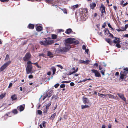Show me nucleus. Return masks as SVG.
<instances>
[{
  "mask_svg": "<svg viewBox=\"0 0 128 128\" xmlns=\"http://www.w3.org/2000/svg\"><path fill=\"white\" fill-rule=\"evenodd\" d=\"M80 62L81 63H83V64H85V62L84 60H81L80 61Z\"/></svg>",
  "mask_w": 128,
  "mask_h": 128,
  "instance_id": "49530a36",
  "label": "nucleus"
},
{
  "mask_svg": "<svg viewBox=\"0 0 128 128\" xmlns=\"http://www.w3.org/2000/svg\"><path fill=\"white\" fill-rule=\"evenodd\" d=\"M72 31V30L70 28L67 29L65 33L67 34H69L71 33Z\"/></svg>",
  "mask_w": 128,
  "mask_h": 128,
  "instance_id": "4be33fe9",
  "label": "nucleus"
},
{
  "mask_svg": "<svg viewBox=\"0 0 128 128\" xmlns=\"http://www.w3.org/2000/svg\"><path fill=\"white\" fill-rule=\"evenodd\" d=\"M114 38V40H113V42L115 44L117 43L116 45V46L118 48H120V40L119 38L116 37H115Z\"/></svg>",
  "mask_w": 128,
  "mask_h": 128,
  "instance_id": "39448f33",
  "label": "nucleus"
},
{
  "mask_svg": "<svg viewBox=\"0 0 128 128\" xmlns=\"http://www.w3.org/2000/svg\"><path fill=\"white\" fill-rule=\"evenodd\" d=\"M59 85V84H56L54 85V86L56 88H57Z\"/></svg>",
  "mask_w": 128,
  "mask_h": 128,
  "instance_id": "79ce46f5",
  "label": "nucleus"
},
{
  "mask_svg": "<svg viewBox=\"0 0 128 128\" xmlns=\"http://www.w3.org/2000/svg\"><path fill=\"white\" fill-rule=\"evenodd\" d=\"M108 32V33L109 34V33H110V32H109V31L108 30H104V32L105 33L106 32Z\"/></svg>",
  "mask_w": 128,
  "mask_h": 128,
  "instance_id": "864d4df0",
  "label": "nucleus"
},
{
  "mask_svg": "<svg viewBox=\"0 0 128 128\" xmlns=\"http://www.w3.org/2000/svg\"><path fill=\"white\" fill-rule=\"evenodd\" d=\"M86 46L84 45H83L82 46V48L83 50H85L86 49Z\"/></svg>",
  "mask_w": 128,
  "mask_h": 128,
  "instance_id": "de8ad7c7",
  "label": "nucleus"
},
{
  "mask_svg": "<svg viewBox=\"0 0 128 128\" xmlns=\"http://www.w3.org/2000/svg\"><path fill=\"white\" fill-rule=\"evenodd\" d=\"M128 27V24L125 25V27H124V30H126Z\"/></svg>",
  "mask_w": 128,
  "mask_h": 128,
  "instance_id": "a19ab883",
  "label": "nucleus"
},
{
  "mask_svg": "<svg viewBox=\"0 0 128 128\" xmlns=\"http://www.w3.org/2000/svg\"><path fill=\"white\" fill-rule=\"evenodd\" d=\"M48 91L49 92V94H48V97H50L52 96V94L53 92V90L49 89L48 90Z\"/></svg>",
  "mask_w": 128,
  "mask_h": 128,
  "instance_id": "a878e982",
  "label": "nucleus"
},
{
  "mask_svg": "<svg viewBox=\"0 0 128 128\" xmlns=\"http://www.w3.org/2000/svg\"><path fill=\"white\" fill-rule=\"evenodd\" d=\"M100 9L101 10V13L102 14L101 16H102V15H103V13L105 12L104 6L103 4H101Z\"/></svg>",
  "mask_w": 128,
  "mask_h": 128,
  "instance_id": "9b49d317",
  "label": "nucleus"
},
{
  "mask_svg": "<svg viewBox=\"0 0 128 128\" xmlns=\"http://www.w3.org/2000/svg\"><path fill=\"white\" fill-rule=\"evenodd\" d=\"M45 1L47 3H50L52 2V0H45Z\"/></svg>",
  "mask_w": 128,
  "mask_h": 128,
  "instance_id": "c03bdc74",
  "label": "nucleus"
},
{
  "mask_svg": "<svg viewBox=\"0 0 128 128\" xmlns=\"http://www.w3.org/2000/svg\"><path fill=\"white\" fill-rule=\"evenodd\" d=\"M37 112H38V114L41 115L42 114V111L40 110H38V111H37Z\"/></svg>",
  "mask_w": 128,
  "mask_h": 128,
  "instance_id": "f704fd0d",
  "label": "nucleus"
},
{
  "mask_svg": "<svg viewBox=\"0 0 128 128\" xmlns=\"http://www.w3.org/2000/svg\"><path fill=\"white\" fill-rule=\"evenodd\" d=\"M90 61L89 60H86V61H85V64H88L89 62H90Z\"/></svg>",
  "mask_w": 128,
  "mask_h": 128,
  "instance_id": "603ef678",
  "label": "nucleus"
},
{
  "mask_svg": "<svg viewBox=\"0 0 128 128\" xmlns=\"http://www.w3.org/2000/svg\"><path fill=\"white\" fill-rule=\"evenodd\" d=\"M128 73L126 71H121L120 74V79L122 80V81L124 80L127 77L126 75Z\"/></svg>",
  "mask_w": 128,
  "mask_h": 128,
  "instance_id": "20e7f679",
  "label": "nucleus"
},
{
  "mask_svg": "<svg viewBox=\"0 0 128 128\" xmlns=\"http://www.w3.org/2000/svg\"><path fill=\"white\" fill-rule=\"evenodd\" d=\"M116 30L118 32H120V31H122V30L120 29H116Z\"/></svg>",
  "mask_w": 128,
  "mask_h": 128,
  "instance_id": "69168bd1",
  "label": "nucleus"
},
{
  "mask_svg": "<svg viewBox=\"0 0 128 128\" xmlns=\"http://www.w3.org/2000/svg\"><path fill=\"white\" fill-rule=\"evenodd\" d=\"M11 98L12 99V100H16L17 98L16 97V95L14 94L11 96Z\"/></svg>",
  "mask_w": 128,
  "mask_h": 128,
  "instance_id": "cd10ccee",
  "label": "nucleus"
},
{
  "mask_svg": "<svg viewBox=\"0 0 128 128\" xmlns=\"http://www.w3.org/2000/svg\"><path fill=\"white\" fill-rule=\"evenodd\" d=\"M47 55L48 56H50L52 55V54L50 51H48V52Z\"/></svg>",
  "mask_w": 128,
  "mask_h": 128,
  "instance_id": "72a5a7b5",
  "label": "nucleus"
},
{
  "mask_svg": "<svg viewBox=\"0 0 128 128\" xmlns=\"http://www.w3.org/2000/svg\"><path fill=\"white\" fill-rule=\"evenodd\" d=\"M75 39H74V41H73V43H72L73 44H78L79 42L77 40H74Z\"/></svg>",
  "mask_w": 128,
  "mask_h": 128,
  "instance_id": "2f4dec72",
  "label": "nucleus"
},
{
  "mask_svg": "<svg viewBox=\"0 0 128 128\" xmlns=\"http://www.w3.org/2000/svg\"><path fill=\"white\" fill-rule=\"evenodd\" d=\"M9 57V56L8 54H7L5 58V60H8Z\"/></svg>",
  "mask_w": 128,
  "mask_h": 128,
  "instance_id": "4c0bfd02",
  "label": "nucleus"
},
{
  "mask_svg": "<svg viewBox=\"0 0 128 128\" xmlns=\"http://www.w3.org/2000/svg\"><path fill=\"white\" fill-rule=\"evenodd\" d=\"M123 70H124V71H126L127 72H128V68H123Z\"/></svg>",
  "mask_w": 128,
  "mask_h": 128,
  "instance_id": "a18cd8bd",
  "label": "nucleus"
},
{
  "mask_svg": "<svg viewBox=\"0 0 128 128\" xmlns=\"http://www.w3.org/2000/svg\"><path fill=\"white\" fill-rule=\"evenodd\" d=\"M12 83H10L9 84V85L8 86V88H10V87H11L12 86Z\"/></svg>",
  "mask_w": 128,
  "mask_h": 128,
  "instance_id": "4d7b16f0",
  "label": "nucleus"
},
{
  "mask_svg": "<svg viewBox=\"0 0 128 128\" xmlns=\"http://www.w3.org/2000/svg\"><path fill=\"white\" fill-rule=\"evenodd\" d=\"M105 70H101L100 71L101 73L102 74V75L104 76V71Z\"/></svg>",
  "mask_w": 128,
  "mask_h": 128,
  "instance_id": "e433bc0d",
  "label": "nucleus"
},
{
  "mask_svg": "<svg viewBox=\"0 0 128 128\" xmlns=\"http://www.w3.org/2000/svg\"><path fill=\"white\" fill-rule=\"evenodd\" d=\"M71 48L70 46H66L65 47L58 48L57 49L56 51L58 53L63 54L66 52Z\"/></svg>",
  "mask_w": 128,
  "mask_h": 128,
  "instance_id": "f257e3e1",
  "label": "nucleus"
},
{
  "mask_svg": "<svg viewBox=\"0 0 128 128\" xmlns=\"http://www.w3.org/2000/svg\"><path fill=\"white\" fill-rule=\"evenodd\" d=\"M46 123V122L45 121H43L42 122V124L44 128H46V125H45V124Z\"/></svg>",
  "mask_w": 128,
  "mask_h": 128,
  "instance_id": "473e14b6",
  "label": "nucleus"
},
{
  "mask_svg": "<svg viewBox=\"0 0 128 128\" xmlns=\"http://www.w3.org/2000/svg\"><path fill=\"white\" fill-rule=\"evenodd\" d=\"M78 4H76L75 5H74L72 6L71 8L72 9H75V8H78Z\"/></svg>",
  "mask_w": 128,
  "mask_h": 128,
  "instance_id": "393cba45",
  "label": "nucleus"
},
{
  "mask_svg": "<svg viewBox=\"0 0 128 128\" xmlns=\"http://www.w3.org/2000/svg\"><path fill=\"white\" fill-rule=\"evenodd\" d=\"M52 102H51L49 101L48 102V103L47 105H46L45 107L47 108L48 109H49V108L50 106L51 105Z\"/></svg>",
  "mask_w": 128,
  "mask_h": 128,
  "instance_id": "b1692460",
  "label": "nucleus"
},
{
  "mask_svg": "<svg viewBox=\"0 0 128 128\" xmlns=\"http://www.w3.org/2000/svg\"><path fill=\"white\" fill-rule=\"evenodd\" d=\"M128 4V3L127 2H126V3L123 4V6H126L127 4Z\"/></svg>",
  "mask_w": 128,
  "mask_h": 128,
  "instance_id": "774afa93",
  "label": "nucleus"
},
{
  "mask_svg": "<svg viewBox=\"0 0 128 128\" xmlns=\"http://www.w3.org/2000/svg\"><path fill=\"white\" fill-rule=\"evenodd\" d=\"M107 95H108L110 98H111L113 99H114L115 98L114 96L110 94H107Z\"/></svg>",
  "mask_w": 128,
  "mask_h": 128,
  "instance_id": "bb28decb",
  "label": "nucleus"
},
{
  "mask_svg": "<svg viewBox=\"0 0 128 128\" xmlns=\"http://www.w3.org/2000/svg\"><path fill=\"white\" fill-rule=\"evenodd\" d=\"M68 81H63L61 83H68L67 82Z\"/></svg>",
  "mask_w": 128,
  "mask_h": 128,
  "instance_id": "e2e57ef3",
  "label": "nucleus"
},
{
  "mask_svg": "<svg viewBox=\"0 0 128 128\" xmlns=\"http://www.w3.org/2000/svg\"><path fill=\"white\" fill-rule=\"evenodd\" d=\"M6 94H2L0 96V99H1L2 98L5 96Z\"/></svg>",
  "mask_w": 128,
  "mask_h": 128,
  "instance_id": "7c9ffc66",
  "label": "nucleus"
},
{
  "mask_svg": "<svg viewBox=\"0 0 128 128\" xmlns=\"http://www.w3.org/2000/svg\"><path fill=\"white\" fill-rule=\"evenodd\" d=\"M32 65H28L26 69L27 74H32L31 72L32 71Z\"/></svg>",
  "mask_w": 128,
  "mask_h": 128,
  "instance_id": "0eeeda50",
  "label": "nucleus"
},
{
  "mask_svg": "<svg viewBox=\"0 0 128 128\" xmlns=\"http://www.w3.org/2000/svg\"><path fill=\"white\" fill-rule=\"evenodd\" d=\"M42 29V27L40 26H39L37 27L36 30L37 31L40 32L41 30Z\"/></svg>",
  "mask_w": 128,
  "mask_h": 128,
  "instance_id": "aec40b11",
  "label": "nucleus"
},
{
  "mask_svg": "<svg viewBox=\"0 0 128 128\" xmlns=\"http://www.w3.org/2000/svg\"><path fill=\"white\" fill-rule=\"evenodd\" d=\"M96 4L95 3H92L90 4V6L91 9L93 10L96 6Z\"/></svg>",
  "mask_w": 128,
  "mask_h": 128,
  "instance_id": "2eb2a0df",
  "label": "nucleus"
},
{
  "mask_svg": "<svg viewBox=\"0 0 128 128\" xmlns=\"http://www.w3.org/2000/svg\"><path fill=\"white\" fill-rule=\"evenodd\" d=\"M119 97L121 98L123 100L125 101L126 100V98L124 97V95L121 94H117Z\"/></svg>",
  "mask_w": 128,
  "mask_h": 128,
  "instance_id": "f8f14e48",
  "label": "nucleus"
},
{
  "mask_svg": "<svg viewBox=\"0 0 128 128\" xmlns=\"http://www.w3.org/2000/svg\"><path fill=\"white\" fill-rule=\"evenodd\" d=\"M48 109L45 106H43L42 108V110L43 111L44 113H47Z\"/></svg>",
  "mask_w": 128,
  "mask_h": 128,
  "instance_id": "ddd939ff",
  "label": "nucleus"
},
{
  "mask_svg": "<svg viewBox=\"0 0 128 128\" xmlns=\"http://www.w3.org/2000/svg\"><path fill=\"white\" fill-rule=\"evenodd\" d=\"M56 113L55 112L53 114H52V115L50 117V118L53 120L55 118L56 115Z\"/></svg>",
  "mask_w": 128,
  "mask_h": 128,
  "instance_id": "a211bd4d",
  "label": "nucleus"
},
{
  "mask_svg": "<svg viewBox=\"0 0 128 128\" xmlns=\"http://www.w3.org/2000/svg\"><path fill=\"white\" fill-rule=\"evenodd\" d=\"M62 10L64 13L67 14V11L66 9L64 8L63 9H62Z\"/></svg>",
  "mask_w": 128,
  "mask_h": 128,
  "instance_id": "58836bf2",
  "label": "nucleus"
},
{
  "mask_svg": "<svg viewBox=\"0 0 128 128\" xmlns=\"http://www.w3.org/2000/svg\"><path fill=\"white\" fill-rule=\"evenodd\" d=\"M78 68H77L76 70H75V68H72V70H73V71L72 72H70L69 73L70 74H69V75H71L73 74H74V73L78 71Z\"/></svg>",
  "mask_w": 128,
  "mask_h": 128,
  "instance_id": "dca6fc26",
  "label": "nucleus"
},
{
  "mask_svg": "<svg viewBox=\"0 0 128 128\" xmlns=\"http://www.w3.org/2000/svg\"><path fill=\"white\" fill-rule=\"evenodd\" d=\"M99 69L100 70H101L102 69V68L101 67L100 65H99Z\"/></svg>",
  "mask_w": 128,
  "mask_h": 128,
  "instance_id": "338daca9",
  "label": "nucleus"
},
{
  "mask_svg": "<svg viewBox=\"0 0 128 128\" xmlns=\"http://www.w3.org/2000/svg\"><path fill=\"white\" fill-rule=\"evenodd\" d=\"M33 77V76L32 75H30L29 76L28 78H32Z\"/></svg>",
  "mask_w": 128,
  "mask_h": 128,
  "instance_id": "3c124183",
  "label": "nucleus"
},
{
  "mask_svg": "<svg viewBox=\"0 0 128 128\" xmlns=\"http://www.w3.org/2000/svg\"><path fill=\"white\" fill-rule=\"evenodd\" d=\"M49 40L45 39L44 40H41L40 42V43L45 46L50 45L54 42V41L51 38H49Z\"/></svg>",
  "mask_w": 128,
  "mask_h": 128,
  "instance_id": "f03ea898",
  "label": "nucleus"
},
{
  "mask_svg": "<svg viewBox=\"0 0 128 128\" xmlns=\"http://www.w3.org/2000/svg\"><path fill=\"white\" fill-rule=\"evenodd\" d=\"M85 50V52L86 53H87V54H88V52L89 51V50L88 49H86Z\"/></svg>",
  "mask_w": 128,
  "mask_h": 128,
  "instance_id": "bf43d9fd",
  "label": "nucleus"
},
{
  "mask_svg": "<svg viewBox=\"0 0 128 128\" xmlns=\"http://www.w3.org/2000/svg\"><path fill=\"white\" fill-rule=\"evenodd\" d=\"M56 66H57L59 67L61 69H62L63 68L62 66L60 65H58Z\"/></svg>",
  "mask_w": 128,
  "mask_h": 128,
  "instance_id": "37998d69",
  "label": "nucleus"
},
{
  "mask_svg": "<svg viewBox=\"0 0 128 128\" xmlns=\"http://www.w3.org/2000/svg\"><path fill=\"white\" fill-rule=\"evenodd\" d=\"M83 101L84 102V104H86V103H87L88 102L89 100H88V99L87 98H83Z\"/></svg>",
  "mask_w": 128,
  "mask_h": 128,
  "instance_id": "f3484780",
  "label": "nucleus"
},
{
  "mask_svg": "<svg viewBox=\"0 0 128 128\" xmlns=\"http://www.w3.org/2000/svg\"><path fill=\"white\" fill-rule=\"evenodd\" d=\"M31 63H32V62H31L30 61H28L27 63L28 65H30V64Z\"/></svg>",
  "mask_w": 128,
  "mask_h": 128,
  "instance_id": "0e129e2a",
  "label": "nucleus"
},
{
  "mask_svg": "<svg viewBox=\"0 0 128 128\" xmlns=\"http://www.w3.org/2000/svg\"><path fill=\"white\" fill-rule=\"evenodd\" d=\"M65 84H62L60 85V87L61 88H64L65 87Z\"/></svg>",
  "mask_w": 128,
  "mask_h": 128,
  "instance_id": "ea45409f",
  "label": "nucleus"
},
{
  "mask_svg": "<svg viewBox=\"0 0 128 128\" xmlns=\"http://www.w3.org/2000/svg\"><path fill=\"white\" fill-rule=\"evenodd\" d=\"M106 41L110 44H112V42L110 38H106Z\"/></svg>",
  "mask_w": 128,
  "mask_h": 128,
  "instance_id": "6ab92c4d",
  "label": "nucleus"
},
{
  "mask_svg": "<svg viewBox=\"0 0 128 128\" xmlns=\"http://www.w3.org/2000/svg\"><path fill=\"white\" fill-rule=\"evenodd\" d=\"M24 104H23L18 106L17 108V109L20 112L24 110Z\"/></svg>",
  "mask_w": 128,
  "mask_h": 128,
  "instance_id": "9d476101",
  "label": "nucleus"
},
{
  "mask_svg": "<svg viewBox=\"0 0 128 128\" xmlns=\"http://www.w3.org/2000/svg\"><path fill=\"white\" fill-rule=\"evenodd\" d=\"M31 55L28 52L26 53L23 58L24 60L25 61H28L30 58Z\"/></svg>",
  "mask_w": 128,
  "mask_h": 128,
  "instance_id": "6e6552de",
  "label": "nucleus"
},
{
  "mask_svg": "<svg viewBox=\"0 0 128 128\" xmlns=\"http://www.w3.org/2000/svg\"><path fill=\"white\" fill-rule=\"evenodd\" d=\"M34 27V25L30 24L28 25V28L30 29H33Z\"/></svg>",
  "mask_w": 128,
  "mask_h": 128,
  "instance_id": "5701e85b",
  "label": "nucleus"
},
{
  "mask_svg": "<svg viewBox=\"0 0 128 128\" xmlns=\"http://www.w3.org/2000/svg\"><path fill=\"white\" fill-rule=\"evenodd\" d=\"M11 62L9 61L7 62L4 63L0 68V71H2L4 70L6 68L10 63Z\"/></svg>",
  "mask_w": 128,
  "mask_h": 128,
  "instance_id": "423d86ee",
  "label": "nucleus"
},
{
  "mask_svg": "<svg viewBox=\"0 0 128 128\" xmlns=\"http://www.w3.org/2000/svg\"><path fill=\"white\" fill-rule=\"evenodd\" d=\"M74 39V38H70L65 40V42L64 43L65 46H70V44L73 43Z\"/></svg>",
  "mask_w": 128,
  "mask_h": 128,
  "instance_id": "7ed1b4c3",
  "label": "nucleus"
},
{
  "mask_svg": "<svg viewBox=\"0 0 128 128\" xmlns=\"http://www.w3.org/2000/svg\"><path fill=\"white\" fill-rule=\"evenodd\" d=\"M70 85L71 86H73L74 85V82H72L70 83Z\"/></svg>",
  "mask_w": 128,
  "mask_h": 128,
  "instance_id": "8fccbe9b",
  "label": "nucleus"
},
{
  "mask_svg": "<svg viewBox=\"0 0 128 128\" xmlns=\"http://www.w3.org/2000/svg\"><path fill=\"white\" fill-rule=\"evenodd\" d=\"M12 112L14 114H16L17 113L18 111L14 109L12 111Z\"/></svg>",
  "mask_w": 128,
  "mask_h": 128,
  "instance_id": "c9c22d12",
  "label": "nucleus"
},
{
  "mask_svg": "<svg viewBox=\"0 0 128 128\" xmlns=\"http://www.w3.org/2000/svg\"><path fill=\"white\" fill-rule=\"evenodd\" d=\"M91 71L92 72L94 73L95 76L98 77H100L101 76L100 74L97 70H92Z\"/></svg>",
  "mask_w": 128,
  "mask_h": 128,
  "instance_id": "1a4fd4ad",
  "label": "nucleus"
},
{
  "mask_svg": "<svg viewBox=\"0 0 128 128\" xmlns=\"http://www.w3.org/2000/svg\"><path fill=\"white\" fill-rule=\"evenodd\" d=\"M88 105H82L81 106L82 108V109H84L86 108H87L88 107Z\"/></svg>",
  "mask_w": 128,
  "mask_h": 128,
  "instance_id": "c85d7f7f",
  "label": "nucleus"
},
{
  "mask_svg": "<svg viewBox=\"0 0 128 128\" xmlns=\"http://www.w3.org/2000/svg\"><path fill=\"white\" fill-rule=\"evenodd\" d=\"M102 65L103 66H104V67L106 66V64L104 62H103L102 64Z\"/></svg>",
  "mask_w": 128,
  "mask_h": 128,
  "instance_id": "6e6d98bb",
  "label": "nucleus"
},
{
  "mask_svg": "<svg viewBox=\"0 0 128 128\" xmlns=\"http://www.w3.org/2000/svg\"><path fill=\"white\" fill-rule=\"evenodd\" d=\"M48 96V92L46 91L44 92L43 95L42 100H44Z\"/></svg>",
  "mask_w": 128,
  "mask_h": 128,
  "instance_id": "4468645a",
  "label": "nucleus"
},
{
  "mask_svg": "<svg viewBox=\"0 0 128 128\" xmlns=\"http://www.w3.org/2000/svg\"><path fill=\"white\" fill-rule=\"evenodd\" d=\"M0 0L2 2H8V0Z\"/></svg>",
  "mask_w": 128,
  "mask_h": 128,
  "instance_id": "13d9d810",
  "label": "nucleus"
},
{
  "mask_svg": "<svg viewBox=\"0 0 128 128\" xmlns=\"http://www.w3.org/2000/svg\"><path fill=\"white\" fill-rule=\"evenodd\" d=\"M52 38L53 39H55L56 38L57 35L55 34H52Z\"/></svg>",
  "mask_w": 128,
  "mask_h": 128,
  "instance_id": "c756f323",
  "label": "nucleus"
},
{
  "mask_svg": "<svg viewBox=\"0 0 128 128\" xmlns=\"http://www.w3.org/2000/svg\"><path fill=\"white\" fill-rule=\"evenodd\" d=\"M108 26L109 28H112V29L113 30V28H112V27L110 24H109V23L108 24Z\"/></svg>",
  "mask_w": 128,
  "mask_h": 128,
  "instance_id": "5fc2aeb1",
  "label": "nucleus"
},
{
  "mask_svg": "<svg viewBox=\"0 0 128 128\" xmlns=\"http://www.w3.org/2000/svg\"><path fill=\"white\" fill-rule=\"evenodd\" d=\"M94 66L97 67L98 66V64L96 63H95L94 64Z\"/></svg>",
  "mask_w": 128,
  "mask_h": 128,
  "instance_id": "680f3d73",
  "label": "nucleus"
},
{
  "mask_svg": "<svg viewBox=\"0 0 128 128\" xmlns=\"http://www.w3.org/2000/svg\"><path fill=\"white\" fill-rule=\"evenodd\" d=\"M98 96H100V95H102V96H106V94H99V93H98Z\"/></svg>",
  "mask_w": 128,
  "mask_h": 128,
  "instance_id": "052dcab7",
  "label": "nucleus"
},
{
  "mask_svg": "<svg viewBox=\"0 0 128 128\" xmlns=\"http://www.w3.org/2000/svg\"><path fill=\"white\" fill-rule=\"evenodd\" d=\"M109 34H110V36H110V37L112 38H113L114 36H113V35H112V34L110 33H109Z\"/></svg>",
  "mask_w": 128,
  "mask_h": 128,
  "instance_id": "09e8293b",
  "label": "nucleus"
},
{
  "mask_svg": "<svg viewBox=\"0 0 128 128\" xmlns=\"http://www.w3.org/2000/svg\"><path fill=\"white\" fill-rule=\"evenodd\" d=\"M51 69L53 72V74H54L55 73L56 69V68L54 66H52L51 68Z\"/></svg>",
  "mask_w": 128,
  "mask_h": 128,
  "instance_id": "412c9836",
  "label": "nucleus"
}]
</instances>
